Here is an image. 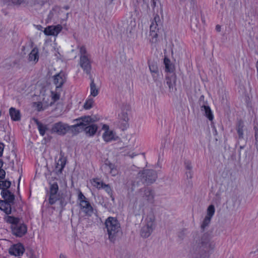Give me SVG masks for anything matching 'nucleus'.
<instances>
[{
  "mask_svg": "<svg viewBox=\"0 0 258 258\" xmlns=\"http://www.w3.org/2000/svg\"><path fill=\"white\" fill-rule=\"evenodd\" d=\"M216 244L208 233L201 237H194L189 252V258H210L214 252Z\"/></svg>",
  "mask_w": 258,
  "mask_h": 258,
  "instance_id": "obj_1",
  "label": "nucleus"
},
{
  "mask_svg": "<svg viewBox=\"0 0 258 258\" xmlns=\"http://www.w3.org/2000/svg\"><path fill=\"white\" fill-rule=\"evenodd\" d=\"M100 120V117L98 116H83L79 117L74 121L76 123L72 126V127H81L82 129H109V126L106 124L102 123H95L96 121H98Z\"/></svg>",
  "mask_w": 258,
  "mask_h": 258,
  "instance_id": "obj_2",
  "label": "nucleus"
},
{
  "mask_svg": "<svg viewBox=\"0 0 258 258\" xmlns=\"http://www.w3.org/2000/svg\"><path fill=\"white\" fill-rule=\"evenodd\" d=\"M5 221L11 224L12 233L17 237H22L27 232V226L24 222H21V219L13 216H7Z\"/></svg>",
  "mask_w": 258,
  "mask_h": 258,
  "instance_id": "obj_3",
  "label": "nucleus"
},
{
  "mask_svg": "<svg viewBox=\"0 0 258 258\" xmlns=\"http://www.w3.org/2000/svg\"><path fill=\"white\" fill-rule=\"evenodd\" d=\"M105 225L107 229L109 240L114 242L117 234L121 230L119 222L115 217H109L105 221Z\"/></svg>",
  "mask_w": 258,
  "mask_h": 258,
  "instance_id": "obj_4",
  "label": "nucleus"
},
{
  "mask_svg": "<svg viewBox=\"0 0 258 258\" xmlns=\"http://www.w3.org/2000/svg\"><path fill=\"white\" fill-rule=\"evenodd\" d=\"M161 24L160 17L156 15L150 25V36L151 37L150 42L152 44H156L162 39V34Z\"/></svg>",
  "mask_w": 258,
  "mask_h": 258,
  "instance_id": "obj_5",
  "label": "nucleus"
},
{
  "mask_svg": "<svg viewBox=\"0 0 258 258\" xmlns=\"http://www.w3.org/2000/svg\"><path fill=\"white\" fill-rule=\"evenodd\" d=\"M128 112H130V107L128 106L125 105L121 108V112L118 114L116 127L120 129H126L129 127L128 123Z\"/></svg>",
  "mask_w": 258,
  "mask_h": 258,
  "instance_id": "obj_6",
  "label": "nucleus"
},
{
  "mask_svg": "<svg viewBox=\"0 0 258 258\" xmlns=\"http://www.w3.org/2000/svg\"><path fill=\"white\" fill-rule=\"evenodd\" d=\"M146 221V224L142 227L140 231L141 236L143 238L149 237L155 227V217L153 215L148 216Z\"/></svg>",
  "mask_w": 258,
  "mask_h": 258,
  "instance_id": "obj_7",
  "label": "nucleus"
},
{
  "mask_svg": "<svg viewBox=\"0 0 258 258\" xmlns=\"http://www.w3.org/2000/svg\"><path fill=\"white\" fill-rule=\"evenodd\" d=\"M142 182L144 184H152L155 181L157 174L155 170L152 169L144 170L141 173H139Z\"/></svg>",
  "mask_w": 258,
  "mask_h": 258,
  "instance_id": "obj_8",
  "label": "nucleus"
},
{
  "mask_svg": "<svg viewBox=\"0 0 258 258\" xmlns=\"http://www.w3.org/2000/svg\"><path fill=\"white\" fill-rule=\"evenodd\" d=\"M138 197L142 198L149 203H153L155 192L151 187L145 186L139 190Z\"/></svg>",
  "mask_w": 258,
  "mask_h": 258,
  "instance_id": "obj_9",
  "label": "nucleus"
},
{
  "mask_svg": "<svg viewBox=\"0 0 258 258\" xmlns=\"http://www.w3.org/2000/svg\"><path fill=\"white\" fill-rule=\"evenodd\" d=\"M199 104L201 107V111L204 113L205 115L210 120L212 121L214 116L207 102L205 101V96L201 95L199 100Z\"/></svg>",
  "mask_w": 258,
  "mask_h": 258,
  "instance_id": "obj_10",
  "label": "nucleus"
},
{
  "mask_svg": "<svg viewBox=\"0 0 258 258\" xmlns=\"http://www.w3.org/2000/svg\"><path fill=\"white\" fill-rule=\"evenodd\" d=\"M25 251V248L21 242L12 244L9 249V253L10 255L15 256H22Z\"/></svg>",
  "mask_w": 258,
  "mask_h": 258,
  "instance_id": "obj_11",
  "label": "nucleus"
},
{
  "mask_svg": "<svg viewBox=\"0 0 258 258\" xmlns=\"http://www.w3.org/2000/svg\"><path fill=\"white\" fill-rule=\"evenodd\" d=\"M71 198V195L66 192H58L57 196L56 197V202H59V207L61 211L64 210V207L67 204L70 202Z\"/></svg>",
  "mask_w": 258,
  "mask_h": 258,
  "instance_id": "obj_12",
  "label": "nucleus"
},
{
  "mask_svg": "<svg viewBox=\"0 0 258 258\" xmlns=\"http://www.w3.org/2000/svg\"><path fill=\"white\" fill-rule=\"evenodd\" d=\"M58 186L56 182L51 184L49 193L48 202L51 205L56 203V197L58 195Z\"/></svg>",
  "mask_w": 258,
  "mask_h": 258,
  "instance_id": "obj_13",
  "label": "nucleus"
},
{
  "mask_svg": "<svg viewBox=\"0 0 258 258\" xmlns=\"http://www.w3.org/2000/svg\"><path fill=\"white\" fill-rule=\"evenodd\" d=\"M67 158L64 156V154L61 151L60 153L59 158L58 162L56 163L54 172L57 175L61 174L66 166Z\"/></svg>",
  "mask_w": 258,
  "mask_h": 258,
  "instance_id": "obj_14",
  "label": "nucleus"
},
{
  "mask_svg": "<svg viewBox=\"0 0 258 258\" xmlns=\"http://www.w3.org/2000/svg\"><path fill=\"white\" fill-rule=\"evenodd\" d=\"M80 65L83 71L87 74H90L91 70V61L89 56L80 57Z\"/></svg>",
  "mask_w": 258,
  "mask_h": 258,
  "instance_id": "obj_15",
  "label": "nucleus"
},
{
  "mask_svg": "<svg viewBox=\"0 0 258 258\" xmlns=\"http://www.w3.org/2000/svg\"><path fill=\"white\" fill-rule=\"evenodd\" d=\"M66 82V75L62 72H60L53 76V83L56 86V90L61 88Z\"/></svg>",
  "mask_w": 258,
  "mask_h": 258,
  "instance_id": "obj_16",
  "label": "nucleus"
},
{
  "mask_svg": "<svg viewBox=\"0 0 258 258\" xmlns=\"http://www.w3.org/2000/svg\"><path fill=\"white\" fill-rule=\"evenodd\" d=\"M80 209L83 212L85 215L88 217H91L93 213V208L91 206L89 201H84L81 204H79Z\"/></svg>",
  "mask_w": 258,
  "mask_h": 258,
  "instance_id": "obj_17",
  "label": "nucleus"
},
{
  "mask_svg": "<svg viewBox=\"0 0 258 258\" xmlns=\"http://www.w3.org/2000/svg\"><path fill=\"white\" fill-rule=\"evenodd\" d=\"M62 26L60 25L56 26H49L45 28L43 31L46 35H57L62 30Z\"/></svg>",
  "mask_w": 258,
  "mask_h": 258,
  "instance_id": "obj_18",
  "label": "nucleus"
},
{
  "mask_svg": "<svg viewBox=\"0 0 258 258\" xmlns=\"http://www.w3.org/2000/svg\"><path fill=\"white\" fill-rule=\"evenodd\" d=\"M1 196L4 201L8 203L12 206L15 203V196L10 190H3L1 191Z\"/></svg>",
  "mask_w": 258,
  "mask_h": 258,
  "instance_id": "obj_19",
  "label": "nucleus"
},
{
  "mask_svg": "<svg viewBox=\"0 0 258 258\" xmlns=\"http://www.w3.org/2000/svg\"><path fill=\"white\" fill-rule=\"evenodd\" d=\"M103 139L106 142H110L112 141H117L119 137L113 130H105L102 136Z\"/></svg>",
  "mask_w": 258,
  "mask_h": 258,
  "instance_id": "obj_20",
  "label": "nucleus"
},
{
  "mask_svg": "<svg viewBox=\"0 0 258 258\" xmlns=\"http://www.w3.org/2000/svg\"><path fill=\"white\" fill-rule=\"evenodd\" d=\"M0 210L9 216L12 213V205L5 201L0 200Z\"/></svg>",
  "mask_w": 258,
  "mask_h": 258,
  "instance_id": "obj_21",
  "label": "nucleus"
},
{
  "mask_svg": "<svg viewBox=\"0 0 258 258\" xmlns=\"http://www.w3.org/2000/svg\"><path fill=\"white\" fill-rule=\"evenodd\" d=\"M166 84L168 86L169 91H172L175 85L176 75L173 74L166 77Z\"/></svg>",
  "mask_w": 258,
  "mask_h": 258,
  "instance_id": "obj_22",
  "label": "nucleus"
},
{
  "mask_svg": "<svg viewBox=\"0 0 258 258\" xmlns=\"http://www.w3.org/2000/svg\"><path fill=\"white\" fill-rule=\"evenodd\" d=\"M38 49L34 47L29 54L28 60L29 61H34L36 63L39 59Z\"/></svg>",
  "mask_w": 258,
  "mask_h": 258,
  "instance_id": "obj_23",
  "label": "nucleus"
},
{
  "mask_svg": "<svg viewBox=\"0 0 258 258\" xmlns=\"http://www.w3.org/2000/svg\"><path fill=\"white\" fill-rule=\"evenodd\" d=\"M184 165L186 170V175L187 178L191 179L192 178L193 172L192 171V166L191 162L189 160H185L184 162Z\"/></svg>",
  "mask_w": 258,
  "mask_h": 258,
  "instance_id": "obj_24",
  "label": "nucleus"
},
{
  "mask_svg": "<svg viewBox=\"0 0 258 258\" xmlns=\"http://www.w3.org/2000/svg\"><path fill=\"white\" fill-rule=\"evenodd\" d=\"M10 115L12 120L18 121L21 118V115L19 110H16L15 108L11 107L9 110Z\"/></svg>",
  "mask_w": 258,
  "mask_h": 258,
  "instance_id": "obj_25",
  "label": "nucleus"
},
{
  "mask_svg": "<svg viewBox=\"0 0 258 258\" xmlns=\"http://www.w3.org/2000/svg\"><path fill=\"white\" fill-rule=\"evenodd\" d=\"M149 67L153 78L159 77L160 75L157 64L154 62L149 63Z\"/></svg>",
  "mask_w": 258,
  "mask_h": 258,
  "instance_id": "obj_26",
  "label": "nucleus"
},
{
  "mask_svg": "<svg viewBox=\"0 0 258 258\" xmlns=\"http://www.w3.org/2000/svg\"><path fill=\"white\" fill-rule=\"evenodd\" d=\"M164 63L165 67V71L169 73L173 72L174 70V66L171 62L170 60L167 58L165 57L164 59Z\"/></svg>",
  "mask_w": 258,
  "mask_h": 258,
  "instance_id": "obj_27",
  "label": "nucleus"
},
{
  "mask_svg": "<svg viewBox=\"0 0 258 258\" xmlns=\"http://www.w3.org/2000/svg\"><path fill=\"white\" fill-rule=\"evenodd\" d=\"M90 78L91 80L90 84L91 95L93 97H95L98 94L99 91L94 83V79L92 77Z\"/></svg>",
  "mask_w": 258,
  "mask_h": 258,
  "instance_id": "obj_28",
  "label": "nucleus"
},
{
  "mask_svg": "<svg viewBox=\"0 0 258 258\" xmlns=\"http://www.w3.org/2000/svg\"><path fill=\"white\" fill-rule=\"evenodd\" d=\"M51 132L56 133L57 135L63 136L66 135L68 132L72 131L74 135H77L79 133V130H47Z\"/></svg>",
  "mask_w": 258,
  "mask_h": 258,
  "instance_id": "obj_29",
  "label": "nucleus"
},
{
  "mask_svg": "<svg viewBox=\"0 0 258 258\" xmlns=\"http://www.w3.org/2000/svg\"><path fill=\"white\" fill-rule=\"evenodd\" d=\"M51 129L54 130H65V129H69V126L67 124L62 123V122H58L55 123Z\"/></svg>",
  "mask_w": 258,
  "mask_h": 258,
  "instance_id": "obj_30",
  "label": "nucleus"
},
{
  "mask_svg": "<svg viewBox=\"0 0 258 258\" xmlns=\"http://www.w3.org/2000/svg\"><path fill=\"white\" fill-rule=\"evenodd\" d=\"M102 189H104L105 191L108 194L112 201H114V197L113 196V190L109 184H105L104 185Z\"/></svg>",
  "mask_w": 258,
  "mask_h": 258,
  "instance_id": "obj_31",
  "label": "nucleus"
},
{
  "mask_svg": "<svg viewBox=\"0 0 258 258\" xmlns=\"http://www.w3.org/2000/svg\"><path fill=\"white\" fill-rule=\"evenodd\" d=\"M153 79L156 84V86L159 88L160 91L163 92V87L160 76H159V77H156V78H153Z\"/></svg>",
  "mask_w": 258,
  "mask_h": 258,
  "instance_id": "obj_32",
  "label": "nucleus"
},
{
  "mask_svg": "<svg viewBox=\"0 0 258 258\" xmlns=\"http://www.w3.org/2000/svg\"><path fill=\"white\" fill-rule=\"evenodd\" d=\"M211 220V218L209 217L206 216L201 224V228L202 230V232L205 231V229L206 227H207L210 223Z\"/></svg>",
  "mask_w": 258,
  "mask_h": 258,
  "instance_id": "obj_33",
  "label": "nucleus"
},
{
  "mask_svg": "<svg viewBox=\"0 0 258 258\" xmlns=\"http://www.w3.org/2000/svg\"><path fill=\"white\" fill-rule=\"evenodd\" d=\"M215 209L213 205H210L209 206L207 209V217H209L212 219V217L215 214Z\"/></svg>",
  "mask_w": 258,
  "mask_h": 258,
  "instance_id": "obj_34",
  "label": "nucleus"
},
{
  "mask_svg": "<svg viewBox=\"0 0 258 258\" xmlns=\"http://www.w3.org/2000/svg\"><path fill=\"white\" fill-rule=\"evenodd\" d=\"M94 185L99 189H102L104 185L105 184L102 181H99V179L96 178L93 179Z\"/></svg>",
  "mask_w": 258,
  "mask_h": 258,
  "instance_id": "obj_35",
  "label": "nucleus"
},
{
  "mask_svg": "<svg viewBox=\"0 0 258 258\" xmlns=\"http://www.w3.org/2000/svg\"><path fill=\"white\" fill-rule=\"evenodd\" d=\"M33 123L37 125V127L39 130L42 129H48L45 125H44L41 122H40L37 119H33Z\"/></svg>",
  "mask_w": 258,
  "mask_h": 258,
  "instance_id": "obj_36",
  "label": "nucleus"
},
{
  "mask_svg": "<svg viewBox=\"0 0 258 258\" xmlns=\"http://www.w3.org/2000/svg\"><path fill=\"white\" fill-rule=\"evenodd\" d=\"M93 102L94 101L93 99L87 100L84 103V108L85 109H90L92 107Z\"/></svg>",
  "mask_w": 258,
  "mask_h": 258,
  "instance_id": "obj_37",
  "label": "nucleus"
},
{
  "mask_svg": "<svg viewBox=\"0 0 258 258\" xmlns=\"http://www.w3.org/2000/svg\"><path fill=\"white\" fill-rule=\"evenodd\" d=\"M78 200L79 201L80 203L81 204L82 202L84 201H88V199L84 195V194L80 190L78 194Z\"/></svg>",
  "mask_w": 258,
  "mask_h": 258,
  "instance_id": "obj_38",
  "label": "nucleus"
},
{
  "mask_svg": "<svg viewBox=\"0 0 258 258\" xmlns=\"http://www.w3.org/2000/svg\"><path fill=\"white\" fill-rule=\"evenodd\" d=\"M6 2L11 3L15 5H20L26 2V0H4Z\"/></svg>",
  "mask_w": 258,
  "mask_h": 258,
  "instance_id": "obj_39",
  "label": "nucleus"
},
{
  "mask_svg": "<svg viewBox=\"0 0 258 258\" xmlns=\"http://www.w3.org/2000/svg\"><path fill=\"white\" fill-rule=\"evenodd\" d=\"M54 133L53 132H51L50 131H47L45 136H44L43 141H44V144H46L48 142H49L52 138L51 136H50V134Z\"/></svg>",
  "mask_w": 258,
  "mask_h": 258,
  "instance_id": "obj_40",
  "label": "nucleus"
},
{
  "mask_svg": "<svg viewBox=\"0 0 258 258\" xmlns=\"http://www.w3.org/2000/svg\"><path fill=\"white\" fill-rule=\"evenodd\" d=\"M82 56H89L87 53L86 49L84 46H82L80 47V57Z\"/></svg>",
  "mask_w": 258,
  "mask_h": 258,
  "instance_id": "obj_41",
  "label": "nucleus"
},
{
  "mask_svg": "<svg viewBox=\"0 0 258 258\" xmlns=\"http://www.w3.org/2000/svg\"><path fill=\"white\" fill-rule=\"evenodd\" d=\"M4 165V162L2 159H0V175L1 178H4L6 176V171L5 170L2 169V167Z\"/></svg>",
  "mask_w": 258,
  "mask_h": 258,
  "instance_id": "obj_42",
  "label": "nucleus"
},
{
  "mask_svg": "<svg viewBox=\"0 0 258 258\" xmlns=\"http://www.w3.org/2000/svg\"><path fill=\"white\" fill-rule=\"evenodd\" d=\"M46 0H34V5H38L39 6H43L44 5V4L46 3Z\"/></svg>",
  "mask_w": 258,
  "mask_h": 258,
  "instance_id": "obj_43",
  "label": "nucleus"
},
{
  "mask_svg": "<svg viewBox=\"0 0 258 258\" xmlns=\"http://www.w3.org/2000/svg\"><path fill=\"white\" fill-rule=\"evenodd\" d=\"M185 229H182L181 231L178 233V236L181 239H183L185 235Z\"/></svg>",
  "mask_w": 258,
  "mask_h": 258,
  "instance_id": "obj_44",
  "label": "nucleus"
},
{
  "mask_svg": "<svg viewBox=\"0 0 258 258\" xmlns=\"http://www.w3.org/2000/svg\"><path fill=\"white\" fill-rule=\"evenodd\" d=\"M86 131L87 135H88L89 136H93L95 135L97 131V130H84Z\"/></svg>",
  "mask_w": 258,
  "mask_h": 258,
  "instance_id": "obj_45",
  "label": "nucleus"
},
{
  "mask_svg": "<svg viewBox=\"0 0 258 258\" xmlns=\"http://www.w3.org/2000/svg\"><path fill=\"white\" fill-rule=\"evenodd\" d=\"M36 105V109L38 111H41L44 110V108L43 107V105L41 102H38Z\"/></svg>",
  "mask_w": 258,
  "mask_h": 258,
  "instance_id": "obj_46",
  "label": "nucleus"
},
{
  "mask_svg": "<svg viewBox=\"0 0 258 258\" xmlns=\"http://www.w3.org/2000/svg\"><path fill=\"white\" fill-rule=\"evenodd\" d=\"M237 129H242L244 126V122L242 120H239L237 123Z\"/></svg>",
  "mask_w": 258,
  "mask_h": 258,
  "instance_id": "obj_47",
  "label": "nucleus"
},
{
  "mask_svg": "<svg viewBox=\"0 0 258 258\" xmlns=\"http://www.w3.org/2000/svg\"><path fill=\"white\" fill-rule=\"evenodd\" d=\"M52 11L57 12L59 15H60L62 13L61 9L58 6H55L53 9Z\"/></svg>",
  "mask_w": 258,
  "mask_h": 258,
  "instance_id": "obj_48",
  "label": "nucleus"
},
{
  "mask_svg": "<svg viewBox=\"0 0 258 258\" xmlns=\"http://www.w3.org/2000/svg\"><path fill=\"white\" fill-rule=\"evenodd\" d=\"M52 99L54 101H56L59 99V96H60L59 94H58L57 93H54L53 92H52Z\"/></svg>",
  "mask_w": 258,
  "mask_h": 258,
  "instance_id": "obj_49",
  "label": "nucleus"
},
{
  "mask_svg": "<svg viewBox=\"0 0 258 258\" xmlns=\"http://www.w3.org/2000/svg\"><path fill=\"white\" fill-rule=\"evenodd\" d=\"M4 147V144L2 142H0V157L3 156Z\"/></svg>",
  "mask_w": 258,
  "mask_h": 258,
  "instance_id": "obj_50",
  "label": "nucleus"
},
{
  "mask_svg": "<svg viewBox=\"0 0 258 258\" xmlns=\"http://www.w3.org/2000/svg\"><path fill=\"white\" fill-rule=\"evenodd\" d=\"M243 130H237V134L239 139H242L243 138Z\"/></svg>",
  "mask_w": 258,
  "mask_h": 258,
  "instance_id": "obj_51",
  "label": "nucleus"
},
{
  "mask_svg": "<svg viewBox=\"0 0 258 258\" xmlns=\"http://www.w3.org/2000/svg\"><path fill=\"white\" fill-rule=\"evenodd\" d=\"M109 172L112 176H115L116 175H117V174L118 173V171L116 169V167L115 168H114V169H112V170H111Z\"/></svg>",
  "mask_w": 258,
  "mask_h": 258,
  "instance_id": "obj_52",
  "label": "nucleus"
},
{
  "mask_svg": "<svg viewBox=\"0 0 258 258\" xmlns=\"http://www.w3.org/2000/svg\"><path fill=\"white\" fill-rule=\"evenodd\" d=\"M112 164H113V163H111L108 160H106L105 162V163H104V165L106 167H108V169H109V168H110V167L112 166Z\"/></svg>",
  "mask_w": 258,
  "mask_h": 258,
  "instance_id": "obj_53",
  "label": "nucleus"
},
{
  "mask_svg": "<svg viewBox=\"0 0 258 258\" xmlns=\"http://www.w3.org/2000/svg\"><path fill=\"white\" fill-rule=\"evenodd\" d=\"M180 1L182 2H189L191 5H194L196 0H180Z\"/></svg>",
  "mask_w": 258,
  "mask_h": 258,
  "instance_id": "obj_54",
  "label": "nucleus"
},
{
  "mask_svg": "<svg viewBox=\"0 0 258 258\" xmlns=\"http://www.w3.org/2000/svg\"><path fill=\"white\" fill-rule=\"evenodd\" d=\"M47 131V130H39L40 135L43 137L45 136Z\"/></svg>",
  "mask_w": 258,
  "mask_h": 258,
  "instance_id": "obj_55",
  "label": "nucleus"
},
{
  "mask_svg": "<svg viewBox=\"0 0 258 258\" xmlns=\"http://www.w3.org/2000/svg\"><path fill=\"white\" fill-rule=\"evenodd\" d=\"M255 144L258 146V130H255Z\"/></svg>",
  "mask_w": 258,
  "mask_h": 258,
  "instance_id": "obj_56",
  "label": "nucleus"
},
{
  "mask_svg": "<svg viewBox=\"0 0 258 258\" xmlns=\"http://www.w3.org/2000/svg\"><path fill=\"white\" fill-rule=\"evenodd\" d=\"M69 13H67V14H66L65 17H64L63 18H62V19H61V23H63V21H66L68 20V17H69Z\"/></svg>",
  "mask_w": 258,
  "mask_h": 258,
  "instance_id": "obj_57",
  "label": "nucleus"
},
{
  "mask_svg": "<svg viewBox=\"0 0 258 258\" xmlns=\"http://www.w3.org/2000/svg\"><path fill=\"white\" fill-rule=\"evenodd\" d=\"M137 154H135V153H133L132 154H130L129 153H127V155L130 156L131 158H133L136 156H137Z\"/></svg>",
  "mask_w": 258,
  "mask_h": 258,
  "instance_id": "obj_58",
  "label": "nucleus"
},
{
  "mask_svg": "<svg viewBox=\"0 0 258 258\" xmlns=\"http://www.w3.org/2000/svg\"><path fill=\"white\" fill-rule=\"evenodd\" d=\"M151 1H152V6L153 7H155L156 6V2L158 0H151Z\"/></svg>",
  "mask_w": 258,
  "mask_h": 258,
  "instance_id": "obj_59",
  "label": "nucleus"
},
{
  "mask_svg": "<svg viewBox=\"0 0 258 258\" xmlns=\"http://www.w3.org/2000/svg\"><path fill=\"white\" fill-rule=\"evenodd\" d=\"M116 167V166L115 165V164H112V166L110 167V168H109V171H110L111 170H112V169H114V168H115Z\"/></svg>",
  "mask_w": 258,
  "mask_h": 258,
  "instance_id": "obj_60",
  "label": "nucleus"
},
{
  "mask_svg": "<svg viewBox=\"0 0 258 258\" xmlns=\"http://www.w3.org/2000/svg\"><path fill=\"white\" fill-rule=\"evenodd\" d=\"M59 258H67V256L62 253H61L59 255Z\"/></svg>",
  "mask_w": 258,
  "mask_h": 258,
  "instance_id": "obj_61",
  "label": "nucleus"
},
{
  "mask_svg": "<svg viewBox=\"0 0 258 258\" xmlns=\"http://www.w3.org/2000/svg\"><path fill=\"white\" fill-rule=\"evenodd\" d=\"M63 8L66 10H68L70 9V7L69 6H65L63 7Z\"/></svg>",
  "mask_w": 258,
  "mask_h": 258,
  "instance_id": "obj_62",
  "label": "nucleus"
},
{
  "mask_svg": "<svg viewBox=\"0 0 258 258\" xmlns=\"http://www.w3.org/2000/svg\"><path fill=\"white\" fill-rule=\"evenodd\" d=\"M216 30L218 31H220V26L219 25H217L216 27Z\"/></svg>",
  "mask_w": 258,
  "mask_h": 258,
  "instance_id": "obj_63",
  "label": "nucleus"
},
{
  "mask_svg": "<svg viewBox=\"0 0 258 258\" xmlns=\"http://www.w3.org/2000/svg\"><path fill=\"white\" fill-rule=\"evenodd\" d=\"M37 27L38 30H41L43 28L42 26L41 25H37Z\"/></svg>",
  "mask_w": 258,
  "mask_h": 258,
  "instance_id": "obj_64",
  "label": "nucleus"
}]
</instances>
